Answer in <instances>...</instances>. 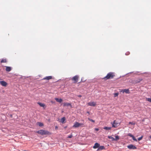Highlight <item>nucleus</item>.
<instances>
[{
	"label": "nucleus",
	"instance_id": "1",
	"mask_svg": "<svg viewBox=\"0 0 151 151\" xmlns=\"http://www.w3.org/2000/svg\"><path fill=\"white\" fill-rule=\"evenodd\" d=\"M115 76V73L113 72H110L108 73L107 75L103 78L105 80L108 79H112Z\"/></svg>",
	"mask_w": 151,
	"mask_h": 151
},
{
	"label": "nucleus",
	"instance_id": "2",
	"mask_svg": "<svg viewBox=\"0 0 151 151\" xmlns=\"http://www.w3.org/2000/svg\"><path fill=\"white\" fill-rule=\"evenodd\" d=\"M36 132L41 135H50L51 134V133L49 131L42 129L37 131Z\"/></svg>",
	"mask_w": 151,
	"mask_h": 151
},
{
	"label": "nucleus",
	"instance_id": "3",
	"mask_svg": "<svg viewBox=\"0 0 151 151\" xmlns=\"http://www.w3.org/2000/svg\"><path fill=\"white\" fill-rule=\"evenodd\" d=\"M79 127H84V124L83 123H79L78 122H76L74 124V125L73 126V127L77 128Z\"/></svg>",
	"mask_w": 151,
	"mask_h": 151
},
{
	"label": "nucleus",
	"instance_id": "4",
	"mask_svg": "<svg viewBox=\"0 0 151 151\" xmlns=\"http://www.w3.org/2000/svg\"><path fill=\"white\" fill-rule=\"evenodd\" d=\"M79 78L78 76L76 75L71 78V80L74 82V83H76L78 82Z\"/></svg>",
	"mask_w": 151,
	"mask_h": 151
},
{
	"label": "nucleus",
	"instance_id": "5",
	"mask_svg": "<svg viewBox=\"0 0 151 151\" xmlns=\"http://www.w3.org/2000/svg\"><path fill=\"white\" fill-rule=\"evenodd\" d=\"M112 125V127L114 128L118 126L119 125V124L116 122V120H114L113 122L111 123Z\"/></svg>",
	"mask_w": 151,
	"mask_h": 151
},
{
	"label": "nucleus",
	"instance_id": "6",
	"mask_svg": "<svg viewBox=\"0 0 151 151\" xmlns=\"http://www.w3.org/2000/svg\"><path fill=\"white\" fill-rule=\"evenodd\" d=\"M127 147L128 148L131 149H137L136 147L134 145H128L127 146Z\"/></svg>",
	"mask_w": 151,
	"mask_h": 151
},
{
	"label": "nucleus",
	"instance_id": "7",
	"mask_svg": "<svg viewBox=\"0 0 151 151\" xmlns=\"http://www.w3.org/2000/svg\"><path fill=\"white\" fill-rule=\"evenodd\" d=\"M87 104L88 106H95L96 105V103L94 102H88Z\"/></svg>",
	"mask_w": 151,
	"mask_h": 151
},
{
	"label": "nucleus",
	"instance_id": "8",
	"mask_svg": "<svg viewBox=\"0 0 151 151\" xmlns=\"http://www.w3.org/2000/svg\"><path fill=\"white\" fill-rule=\"evenodd\" d=\"M0 83L2 86L5 87L7 85V83L4 81H1Z\"/></svg>",
	"mask_w": 151,
	"mask_h": 151
},
{
	"label": "nucleus",
	"instance_id": "9",
	"mask_svg": "<svg viewBox=\"0 0 151 151\" xmlns=\"http://www.w3.org/2000/svg\"><path fill=\"white\" fill-rule=\"evenodd\" d=\"M52 78V76H47L44 78L43 79L48 80Z\"/></svg>",
	"mask_w": 151,
	"mask_h": 151
},
{
	"label": "nucleus",
	"instance_id": "10",
	"mask_svg": "<svg viewBox=\"0 0 151 151\" xmlns=\"http://www.w3.org/2000/svg\"><path fill=\"white\" fill-rule=\"evenodd\" d=\"M5 67L6 68V71L9 72L11 70L12 68L11 67L7 66H6Z\"/></svg>",
	"mask_w": 151,
	"mask_h": 151
},
{
	"label": "nucleus",
	"instance_id": "11",
	"mask_svg": "<svg viewBox=\"0 0 151 151\" xmlns=\"http://www.w3.org/2000/svg\"><path fill=\"white\" fill-rule=\"evenodd\" d=\"M100 146V144L97 143H95L94 146H93V148L94 149H96L97 148L99 147Z\"/></svg>",
	"mask_w": 151,
	"mask_h": 151
},
{
	"label": "nucleus",
	"instance_id": "12",
	"mask_svg": "<svg viewBox=\"0 0 151 151\" xmlns=\"http://www.w3.org/2000/svg\"><path fill=\"white\" fill-rule=\"evenodd\" d=\"M123 92V93H129V90L128 89H125L123 90H122L121 92Z\"/></svg>",
	"mask_w": 151,
	"mask_h": 151
},
{
	"label": "nucleus",
	"instance_id": "13",
	"mask_svg": "<svg viewBox=\"0 0 151 151\" xmlns=\"http://www.w3.org/2000/svg\"><path fill=\"white\" fill-rule=\"evenodd\" d=\"M63 106H71V104L70 103H64L63 104Z\"/></svg>",
	"mask_w": 151,
	"mask_h": 151
},
{
	"label": "nucleus",
	"instance_id": "14",
	"mask_svg": "<svg viewBox=\"0 0 151 151\" xmlns=\"http://www.w3.org/2000/svg\"><path fill=\"white\" fill-rule=\"evenodd\" d=\"M55 100L58 102L61 103L62 101V99H58V98H55Z\"/></svg>",
	"mask_w": 151,
	"mask_h": 151
},
{
	"label": "nucleus",
	"instance_id": "15",
	"mask_svg": "<svg viewBox=\"0 0 151 151\" xmlns=\"http://www.w3.org/2000/svg\"><path fill=\"white\" fill-rule=\"evenodd\" d=\"M65 117H64L61 119L60 122L63 123L65 120Z\"/></svg>",
	"mask_w": 151,
	"mask_h": 151
},
{
	"label": "nucleus",
	"instance_id": "16",
	"mask_svg": "<svg viewBox=\"0 0 151 151\" xmlns=\"http://www.w3.org/2000/svg\"><path fill=\"white\" fill-rule=\"evenodd\" d=\"M37 104L41 107H44L45 106V105L44 104L40 102H38Z\"/></svg>",
	"mask_w": 151,
	"mask_h": 151
},
{
	"label": "nucleus",
	"instance_id": "17",
	"mask_svg": "<svg viewBox=\"0 0 151 151\" xmlns=\"http://www.w3.org/2000/svg\"><path fill=\"white\" fill-rule=\"evenodd\" d=\"M37 125L41 127L43 126V124L41 122H38L37 123Z\"/></svg>",
	"mask_w": 151,
	"mask_h": 151
},
{
	"label": "nucleus",
	"instance_id": "18",
	"mask_svg": "<svg viewBox=\"0 0 151 151\" xmlns=\"http://www.w3.org/2000/svg\"><path fill=\"white\" fill-rule=\"evenodd\" d=\"M103 128H104V129L106 130H109L111 129V127H104Z\"/></svg>",
	"mask_w": 151,
	"mask_h": 151
},
{
	"label": "nucleus",
	"instance_id": "19",
	"mask_svg": "<svg viewBox=\"0 0 151 151\" xmlns=\"http://www.w3.org/2000/svg\"><path fill=\"white\" fill-rule=\"evenodd\" d=\"M108 138L109 139H111L112 141H114V138L111 136H108Z\"/></svg>",
	"mask_w": 151,
	"mask_h": 151
},
{
	"label": "nucleus",
	"instance_id": "20",
	"mask_svg": "<svg viewBox=\"0 0 151 151\" xmlns=\"http://www.w3.org/2000/svg\"><path fill=\"white\" fill-rule=\"evenodd\" d=\"M7 62V60L6 59H3L1 60V63H6Z\"/></svg>",
	"mask_w": 151,
	"mask_h": 151
},
{
	"label": "nucleus",
	"instance_id": "21",
	"mask_svg": "<svg viewBox=\"0 0 151 151\" xmlns=\"http://www.w3.org/2000/svg\"><path fill=\"white\" fill-rule=\"evenodd\" d=\"M119 139V137L117 135L115 136V138H114V141H117Z\"/></svg>",
	"mask_w": 151,
	"mask_h": 151
},
{
	"label": "nucleus",
	"instance_id": "22",
	"mask_svg": "<svg viewBox=\"0 0 151 151\" xmlns=\"http://www.w3.org/2000/svg\"><path fill=\"white\" fill-rule=\"evenodd\" d=\"M104 149V147L103 146H101L99 147V150H103Z\"/></svg>",
	"mask_w": 151,
	"mask_h": 151
},
{
	"label": "nucleus",
	"instance_id": "23",
	"mask_svg": "<svg viewBox=\"0 0 151 151\" xmlns=\"http://www.w3.org/2000/svg\"><path fill=\"white\" fill-rule=\"evenodd\" d=\"M142 79H138V80H137V81H136L135 83H138L140 82L141 81H142Z\"/></svg>",
	"mask_w": 151,
	"mask_h": 151
},
{
	"label": "nucleus",
	"instance_id": "24",
	"mask_svg": "<svg viewBox=\"0 0 151 151\" xmlns=\"http://www.w3.org/2000/svg\"><path fill=\"white\" fill-rule=\"evenodd\" d=\"M119 93H115L114 94V97H115L116 96H117L119 95Z\"/></svg>",
	"mask_w": 151,
	"mask_h": 151
},
{
	"label": "nucleus",
	"instance_id": "25",
	"mask_svg": "<svg viewBox=\"0 0 151 151\" xmlns=\"http://www.w3.org/2000/svg\"><path fill=\"white\" fill-rule=\"evenodd\" d=\"M88 119L90 121L93 122L94 123L95 122V121L92 119H91L89 118H88Z\"/></svg>",
	"mask_w": 151,
	"mask_h": 151
},
{
	"label": "nucleus",
	"instance_id": "26",
	"mask_svg": "<svg viewBox=\"0 0 151 151\" xmlns=\"http://www.w3.org/2000/svg\"><path fill=\"white\" fill-rule=\"evenodd\" d=\"M129 124L134 125L135 124V123L133 122H129Z\"/></svg>",
	"mask_w": 151,
	"mask_h": 151
},
{
	"label": "nucleus",
	"instance_id": "27",
	"mask_svg": "<svg viewBox=\"0 0 151 151\" xmlns=\"http://www.w3.org/2000/svg\"><path fill=\"white\" fill-rule=\"evenodd\" d=\"M147 100L150 102H151V98H147Z\"/></svg>",
	"mask_w": 151,
	"mask_h": 151
},
{
	"label": "nucleus",
	"instance_id": "28",
	"mask_svg": "<svg viewBox=\"0 0 151 151\" xmlns=\"http://www.w3.org/2000/svg\"><path fill=\"white\" fill-rule=\"evenodd\" d=\"M132 138L134 140V141H137V140L136 139V138L134 137V136H133V137H132Z\"/></svg>",
	"mask_w": 151,
	"mask_h": 151
},
{
	"label": "nucleus",
	"instance_id": "29",
	"mask_svg": "<svg viewBox=\"0 0 151 151\" xmlns=\"http://www.w3.org/2000/svg\"><path fill=\"white\" fill-rule=\"evenodd\" d=\"M143 137L142 136L138 138V140L140 141L142 139Z\"/></svg>",
	"mask_w": 151,
	"mask_h": 151
},
{
	"label": "nucleus",
	"instance_id": "30",
	"mask_svg": "<svg viewBox=\"0 0 151 151\" xmlns=\"http://www.w3.org/2000/svg\"><path fill=\"white\" fill-rule=\"evenodd\" d=\"M73 136V135L71 134L70 135H69L68 137V138H71Z\"/></svg>",
	"mask_w": 151,
	"mask_h": 151
},
{
	"label": "nucleus",
	"instance_id": "31",
	"mask_svg": "<svg viewBox=\"0 0 151 151\" xmlns=\"http://www.w3.org/2000/svg\"><path fill=\"white\" fill-rule=\"evenodd\" d=\"M128 135L129 136V137H132H132H133V136H134L133 135H132V134H128Z\"/></svg>",
	"mask_w": 151,
	"mask_h": 151
},
{
	"label": "nucleus",
	"instance_id": "32",
	"mask_svg": "<svg viewBox=\"0 0 151 151\" xmlns=\"http://www.w3.org/2000/svg\"><path fill=\"white\" fill-rule=\"evenodd\" d=\"M95 130L97 131H98L99 130V129L98 128H95Z\"/></svg>",
	"mask_w": 151,
	"mask_h": 151
},
{
	"label": "nucleus",
	"instance_id": "33",
	"mask_svg": "<svg viewBox=\"0 0 151 151\" xmlns=\"http://www.w3.org/2000/svg\"><path fill=\"white\" fill-rule=\"evenodd\" d=\"M78 96L79 97H81L82 96L81 95H79Z\"/></svg>",
	"mask_w": 151,
	"mask_h": 151
},
{
	"label": "nucleus",
	"instance_id": "34",
	"mask_svg": "<svg viewBox=\"0 0 151 151\" xmlns=\"http://www.w3.org/2000/svg\"><path fill=\"white\" fill-rule=\"evenodd\" d=\"M58 127H57V126H56L55 127V129H58Z\"/></svg>",
	"mask_w": 151,
	"mask_h": 151
},
{
	"label": "nucleus",
	"instance_id": "35",
	"mask_svg": "<svg viewBox=\"0 0 151 151\" xmlns=\"http://www.w3.org/2000/svg\"><path fill=\"white\" fill-rule=\"evenodd\" d=\"M87 113L88 114H89V112H88V111H87Z\"/></svg>",
	"mask_w": 151,
	"mask_h": 151
},
{
	"label": "nucleus",
	"instance_id": "36",
	"mask_svg": "<svg viewBox=\"0 0 151 151\" xmlns=\"http://www.w3.org/2000/svg\"><path fill=\"white\" fill-rule=\"evenodd\" d=\"M151 139V137H150Z\"/></svg>",
	"mask_w": 151,
	"mask_h": 151
}]
</instances>
